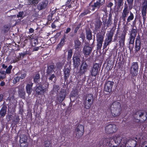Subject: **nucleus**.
I'll list each match as a JSON object with an SVG mask.
<instances>
[{
    "label": "nucleus",
    "instance_id": "1",
    "mask_svg": "<svg viewBox=\"0 0 147 147\" xmlns=\"http://www.w3.org/2000/svg\"><path fill=\"white\" fill-rule=\"evenodd\" d=\"M105 32L101 30L96 33V40L97 50H100L102 47V45L105 36Z\"/></svg>",
    "mask_w": 147,
    "mask_h": 147
},
{
    "label": "nucleus",
    "instance_id": "2",
    "mask_svg": "<svg viewBox=\"0 0 147 147\" xmlns=\"http://www.w3.org/2000/svg\"><path fill=\"white\" fill-rule=\"evenodd\" d=\"M84 108L89 109L93 104L94 100L93 94L90 93L84 95L83 98Z\"/></svg>",
    "mask_w": 147,
    "mask_h": 147
},
{
    "label": "nucleus",
    "instance_id": "3",
    "mask_svg": "<svg viewBox=\"0 0 147 147\" xmlns=\"http://www.w3.org/2000/svg\"><path fill=\"white\" fill-rule=\"evenodd\" d=\"M89 65L86 61H82L79 70V74L80 78L83 75H84V80L86 78L85 73L87 72L89 69Z\"/></svg>",
    "mask_w": 147,
    "mask_h": 147
},
{
    "label": "nucleus",
    "instance_id": "4",
    "mask_svg": "<svg viewBox=\"0 0 147 147\" xmlns=\"http://www.w3.org/2000/svg\"><path fill=\"white\" fill-rule=\"evenodd\" d=\"M45 84V87L42 86V84L38 85L35 88V92L36 94L38 95H42L46 91V89L48 88L49 84L47 82H45L44 84Z\"/></svg>",
    "mask_w": 147,
    "mask_h": 147
},
{
    "label": "nucleus",
    "instance_id": "5",
    "mask_svg": "<svg viewBox=\"0 0 147 147\" xmlns=\"http://www.w3.org/2000/svg\"><path fill=\"white\" fill-rule=\"evenodd\" d=\"M113 34V31L112 30L109 31L107 34V37L105 39L103 46V49L107 48V46L111 42Z\"/></svg>",
    "mask_w": 147,
    "mask_h": 147
},
{
    "label": "nucleus",
    "instance_id": "6",
    "mask_svg": "<svg viewBox=\"0 0 147 147\" xmlns=\"http://www.w3.org/2000/svg\"><path fill=\"white\" fill-rule=\"evenodd\" d=\"M105 132L108 134H112L115 132L117 130V126L111 122L106 125L105 127Z\"/></svg>",
    "mask_w": 147,
    "mask_h": 147
},
{
    "label": "nucleus",
    "instance_id": "7",
    "mask_svg": "<svg viewBox=\"0 0 147 147\" xmlns=\"http://www.w3.org/2000/svg\"><path fill=\"white\" fill-rule=\"evenodd\" d=\"M84 127L83 125L79 124L74 129V132L76 134L77 138H80L83 135Z\"/></svg>",
    "mask_w": 147,
    "mask_h": 147
},
{
    "label": "nucleus",
    "instance_id": "8",
    "mask_svg": "<svg viewBox=\"0 0 147 147\" xmlns=\"http://www.w3.org/2000/svg\"><path fill=\"white\" fill-rule=\"evenodd\" d=\"M139 66L138 63L137 62H133L131 67L130 74H131L132 78L136 77L138 73Z\"/></svg>",
    "mask_w": 147,
    "mask_h": 147
},
{
    "label": "nucleus",
    "instance_id": "9",
    "mask_svg": "<svg viewBox=\"0 0 147 147\" xmlns=\"http://www.w3.org/2000/svg\"><path fill=\"white\" fill-rule=\"evenodd\" d=\"M105 0H96V2L93 5H91V2L89 3V8L91 9V10L94 11L95 8L98 9L102 6L105 3Z\"/></svg>",
    "mask_w": 147,
    "mask_h": 147
},
{
    "label": "nucleus",
    "instance_id": "10",
    "mask_svg": "<svg viewBox=\"0 0 147 147\" xmlns=\"http://www.w3.org/2000/svg\"><path fill=\"white\" fill-rule=\"evenodd\" d=\"M137 33L136 29L132 28L130 32V35L129 38V44H134L135 38L136 36Z\"/></svg>",
    "mask_w": 147,
    "mask_h": 147
},
{
    "label": "nucleus",
    "instance_id": "11",
    "mask_svg": "<svg viewBox=\"0 0 147 147\" xmlns=\"http://www.w3.org/2000/svg\"><path fill=\"white\" fill-rule=\"evenodd\" d=\"M134 116L137 115L136 117L139 115L140 119L142 121H144L147 119V114L146 113L144 114L142 110H138L136 111L134 114Z\"/></svg>",
    "mask_w": 147,
    "mask_h": 147
},
{
    "label": "nucleus",
    "instance_id": "12",
    "mask_svg": "<svg viewBox=\"0 0 147 147\" xmlns=\"http://www.w3.org/2000/svg\"><path fill=\"white\" fill-rule=\"evenodd\" d=\"M121 138L119 136H117L113 138H112L110 137L109 138H107V143H109V145L111 146H117L118 145H117V143L116 142V141H118L119 140V138Z\"/></svg>",
    "mask_w": 147,
    "mask_h": 147
},
{
    "label": "nucleus",
    "instance_id": "13",
    "mask_svg": "<svg viewBox=\"0 0 147 147\" xmlns=\"http://www.w3.org/2000/svg\"><path fill=\"white\" fill-rule=\"evenodd\" d=\"M80 57V55L78 53L74 54L73 56V65L75 68H78L80 65L81 61Z\"/></svg>",
    "mask_w": 147,
    "mask_h": 147
},
{
    "label": "nucleus",
    "instance_id": "14",
    "mask_svg": "<svg viewBox=\"0 0 147 147\" xmlns=\"http://www.w3.org/2000/svg\"><path fill=\"white\" fill-rule=\"evenodd\" d=\"M114 82L113 81H108L105 82L104 88V91L108 93L112 91V88Z\"/></svg>",
    "mask_w": 147,
    "mask_h": 147
},
{
    "label": "nucleus",
    "instance_id": "15",
    "mask_svg": "<svg viewBox=\"0 0 147 147\" xmlns=\"http://www.w3.org/2000/svg\"><path fill=\"white\" fill-rule=\"evenodd\" d=\"M141 39L138 35L136 38L134 49L135 52L137 53L140 50L141 47Z\"/></svg>",
    "mask_w": 147,
    "mask_h": 147
},
{
    "label": "nucleus",
    "instance_id": "16",
    "mask_svg": "<svg viewBox=\"0 0 147 147\" xmlns=\"http://www.w3.org/2000/svg\"><path fill=\"white\" fill-rule=\"evenodd\" d=\"M66 93L65 90L62 89L59 93L56 98V100L60 103H61L65 98Z\"/></svg>",
    "mask_w": 147,
    "mask_h": 147
},
{
    "label": "nucleus",
    "instance_id": "17",
    "mask_svg": "<svg viewBox=\"0 0 147 147\" xmlns=\"http://www.w3.org/2000/svg\"><path fill=\"white\" fill-rule=\"evenodd\" d=\"M126 34V31L124 30L121 33V35L118 36V39L117 40L120 46H123L125 45V41Z\"/></svg>",
    "mask_w": 147,
    "mask_h": 147
},
{
    "label": "nucleus",
    "instance_id": "18",
    "mask_svg": "<svg viewBox=\"0 0 147 147\" xmlns=\"http://www.w3.org/2000/svg\"><path fill=\"white\" fill-rule=\"evenodd\" d=\"M99 67L98 63H95L90 70L91 75L92 77H95L98 74V71Z\"/></svg>",
    "mask_w": 147,
    "mask_h": 147
},
{
    "label": "nucleus",
    "instance_id": "19",
    "mask_svg": "<svg viewBox=\"0 0 147 147\" xmlns=\"http://www.w3.org/2000/svg\"><path fill=\"white\" fill-rule=\"evenodd\" d=\"M147 11V1L144 0L142 3L141 10L142 15L144 19L145 18Z\"/></svg>",
    "mask_w": 147,
    "mask_h": 147
},
{
    "label": "nucleus",
    "instance_id": "20",
    "mask_svg": "<svg viewBox=\"0 0 147 147\" xmlns=\"http://www.w3.org/2000/svg\"><path fill=\"white\" fill-rule=\"evenodd\" d=\"M20 147H27L28 146L27 138L24 135L20 137Z\"/></svg>",
    "mask_w": 147,
    "mask_h": 147
},
{
    "label": "nucleus",
    "instance_id": "21",
    "mask_svg": "<svg viewBox=\"0 0 147 147\" xmlns=\"http://www.w3.org/2000/svg\"><path fill=\"white\" fill-rule=\"evenodd\" d=\"M118 141H116V142L117 143V145L119 144H121V146L123 147H126V144L128 142V140L125 137L122 138H119Z\"/></svg>",
    "mask_w": 147,
    "mask_h": 147
},
{
    "label": "nucleus",
    "instance_id": "22",
    "mask_svg": "<svg viewBox=\"0 0 147 147\" xmlns=\"http://www.w3.org/2000/svg\"><path fill=\"white\" fill-rule=\"evenodd\" d=\"M63 71L65 82L66 81L67 83V81H68L67 79L69 78L70 74V68H67L65 66L63 69Z\"/></svg>",
    "mask_w": 147,
    "mask_h": 147
},
{
    "label": "nucleus",
    "instance_id": "23",
    "mask_svg": "<svg viewBox=\"0 0 147 147\" xmlns=\"http://www.w3.org/2000/svg\"><path fill=\"white\" fill-rule=\"evenodd\" d=\"M92 48L89 46H85L83 48V53L86 56L89 55L91 53Z\"/></svg>",
    "mask_w": 147,
    "mask_h": 147
},
{
    "label": "nucleus",
    "instance_id": "24",
    "mask_svg": "<svg viewBox=\"0 0 147 147\" xmlns=\"http://www.w3.org/2000/svg\"><path fill=\"white\" fill-rule=\"evenodd\" d=\"M130 10L129 8V6H128L126 3L125 2L124 3V8L122 13L121 16L127 17L129 14V11Z\"/></svg>",
    "mask_w": 147,
    "mask_h": 147
},
{
    "label": "nucleus",
    "instance_id": "25",
    "mask_svg": "<svg viewBox=\"0 0 147 147\" xmlns=\"http://www.w3.org/2000/svg\"><path fill=\"white\" fill-rule=\"evenodd\" d=\"M33 82L34 83L36 84V85H38L42 84L40 82V74L38 73L36 74L33 78Z\"/></svg>",
    "mask_w": 147,
    "mask_h": 147
},
{
    "label": "nucleus",
    "instance_id": "26",
    "mask_svg": "<svg viewBox=\"0 0 147 147\" xmlns=\"http://www.w3.org/2000/svg\"><path fill=\"white\" fill-rule=\"evenodd\" d=\"M55 66L54 63L47 66V69L46 71L47 75H51L54 71L55 69Z\"/></svg>",
    "mask_w": 147,
    "mask_h": 147
},
{
    "label": "nucleus",
    "instance_id": "27",
    "mask_svg": "<svg viewBox=\"0 0 147 147\" xmlns=\"http://www.w3.org/2000/svg\"><path fill=\"white\" fill-rule=\"evenodd\" d=\"M121 108L115 109H111V113L112 115L114 117L119 116L121 114Z\"/></svg>",
    "mask_w": 147,
    "mask_h": 147
},
{
    "label": "nucleus",
    "instance_id": "28",
    "mask_svg": "<svg viewBox=\"0 0 147 147\" xmlns=\"http://www.w3.org/2000/svg\"><path fill=\"white\" fill-rule=\"evenodd\" d=\"M74 49L77 51L80 49L81 47V42L78 39H77L74 40Z\"/></svg>",
    "mask_w": 147,
    "mask_h": 147
},
{
    "label": "nucleus",
    "instance_id": "29",
    "mask_svg": "<svg viewBox=\"0 0 147 147\" xmlns=\"http://www.w3.org/2000/svg\"><path fill=\"white\" fill-rule=\"evenodd\" d=\"M102 25V22L100 21H98L96 22L95 24L94 30L93 31L94 34H96V33L98 32V31H100L99 30Z\"/></svg>",
    "mask_w": 147,
    "mask_h": 147
},
{
    "label": "nucleus",
    "instance_id": "30",
    "mask_svg": "<svg viewBox=\"0 0 147 147\" xmlns=\"http://www.w3.org/2000/svg\"><path fill=\"white\" fill-rule=\"evenodd\" d=\"M33 83H31L30 84H26V89L27 93L28 96L30 95L32 91V87L33 86Z\"/></svg>",
    "mask_w": 147,
    "mask_h": 147
},
{
    "label": "nucleus",
    "instance_id": "31",
    "mask_svg": "<svg viewBox=\"0 0 147 147\" xmlns=\"http://www.w3.org/2000/svg\"><path fill=\"white\" fill-rule=\"evenodd\" d=\"M86 39L88 40H90L92 39V32L90 29L88 28L86 29Z\"/></svg>",
    "mask_w": 147,
    "mask_h": 147
},
{
    "label": "nucleus",
    "instance_id": "32",
    "mask_svg": "<svg viewBox=\"0 0 147 147\" xmlns=\"http://www.w3.org/2000/svg\"><path fill=\"white\" fill-rule=\"evenodd\" d=\"M111 109L121 108V103L117 101H115L112 103L111 105Z\"/></svg>",
    "mask_w": 147,
    "mask_h": 147
},
{
    "label": "nucleus",
    "instance_id": "33",
    "mask_svg": "<svg viewBox=\"0 0 147 147\" xmlns=\"http://www.w3.org/2000/svg\"><path fill=\"white\" fill-rule=\"evenodd\" d=\"M75 0H67L65 2V5L69 8H71L72 6H74L75 5Z\"/></svg>",
    "mask_w": 147,
    "mask_h": 147
},
{
    "label": "nucleus",
    "instance_id": "34",
    "mask_svg": "<svg viewBox=\"0 0 147 147\" xmlns=\"http://www.w3.org/2000/svg\"><path fill=\"white\" fill-rule=\"evenodd\" d=\"M7 107L6 105H4L3 106L0 111V116L1 117H3L6 115L7 112Z\"/></svg>",
    "mask_w": 147,
    "mask_h": 147
},
{
    "label": "nucleus",
    "instance_id": "35",
    "mask_svg": "<svg viewBox=\"0 0 147 147\" xmlns=\"http://www.w3.org/2000/svg\"><path fill=\"white\" fill-rule=\"evenodd\" d=\"M47 4L45 2H41L38 5L37 8L39 10L44 9L46 7Z\"/></svg>",
    "mask_w": 147,
    "mask_h": 147
},
{
    "label": "nucleus",
    "instance_id": "36",
    "mask_svg": "<svg viewBox=\"0 0 147 147\" xmlns=\"http://www.w3.org/2000/svg\"><path fill=\"white\" fill-rule=\"evenodd\" d=\"M89 4V5L86 8H85L83 12L82 13L80 14V16H84L86 15H87L88 14H89L90 13V10H91V9H90V8Z\"/></svg>",
    "mask_w": 147,
    "mask_h": 147
},
{
    "label": "nucleus",
    "instance_id": "37",
    "mask_svg": "<svg viewBox=\"0 0 147 147\" xmlns=\"http://www.w3.org/2000/svg\"><path fill=\"white\" fill-rule=\"evenodd\" d=\"M79 92L77 89L74 90H72L70 94L71 98L73 97H77L78 96Z\"/></svg>",
    "mask_w": 147,
    "mask_h": 147
},
{
    "label": "nucleus",
    "instance_id": "38",
    "mask_svg": "<svg viewBox=\"0 0 147 147\" xmlns=\"http://www.w3.org/2000/svg\"><path fill=\"white\" fill-rule=\"evenodd\" d=\"M18 93L19 96L20 98L23 99H25L26 93L23 89H20Z\"/></svg>",
    "mask_w": 147,
    "mask_h": 147
},
{
    "label": "nucleus",
    "instance_id": "39",
    "mask_svg": "<svg viewBox=\"0 0 147 147\" xmlns=\"http://www.w3.org/2000/svg\"><path fill=\"white\" fill-rule=\"evenodd\" d=\"M108 19L107 21V27L110 26L112 23V14L110 13Z\"/></svg>",
    "mask_w": 147,
    "mask_h": 147
},
{
    "label": "nucleus",
    "instance_id": "40",
    "mask_svg": "<svg viewBox=\"0 0 147 147\" xmlns=\"http://www.w3.org/2000/svg\"><path fill=\"white\" fill-rule=\"evenodd\" d=\"M134 15L133 13L130 12V15L127 17V21H126V24H127L129 22L134 19Z\"/></svg>",
    "mask_w": 147,
    "mask_h": 147
},
{
    "label": "nucleus",
    "instance_id": "41",
    "mask_svg": "<svg viewBox=\"0 0 147 147\" xmlns=\"http://www.w3.org/2000/svg\"><path fill=\"white\" fill-rule=\"evenodd\" d=\"M124 0H117V1L115 0V2L117 4V7L120 8L122 6L123 4Z\"/></svg>",
    "mask_w": 147,
    "mask_h": 147
},
{
    "label": "nucleus",
    "instance_id": "42",
    "mask_svg": "<svg viewBox=\"0 0 147 147\" xmlns=\"http://www.w3.org/2000/svg\"><path fill=\"white\" fill-rule=\"evenodd\" d=\"M47 75L49 76V79L50 80L54 82H55L56 80V77L54 74H51V75Z\"/></svg>",
    "mask_w": 147,
    "mask_h": 147
},
{
    "label": "nucleus",
    "instance_id": "43",
    "mask_svg": "<svg viewBox=\"0 0 147 147\" xmlns=\"http://www.w3.org/2000/svg\"><path fill=\"white\" fill-rule=\"evenodd\" d=\"M6 74L5 71L1 70L0 71V79H3L5 78Z\"/></svg>",
    "mask_w": 147,
    "mask_h": 147
},
{
    "label": "nucleus",
    "instance_id": "44",
    "mask_svg": "<svg viewBox=\"0 0 147 147\" xmlns=\"http://www.w3.org/2000/svg\"><path fill=\"white\" fill-rule=\"evenodd\" d=\"M32 46L33 47H35L37 45L39 42L38 39H33L32 40Z\"/></svg>",
    "mask_w": 147,
    "mask_h": 147
},
{
    "label": "nucleus",
    "instance_id": "45",
    "mask_svg": "<svg viewBox=\"0 0 147 147\" xmlns=\"http://www.w3.org/2000/svg\"><path fill=\"white\" fill-rule=\"evenodd\" d=\"M66 38V36L65 34H64L62 38L60 40V42L59 43L60 44H61L63 46H64L65 45V42H66V40H65Z\"/></svg>",
    "mask_w": 147,
    "mask_h": 147
},
{
    "label": "nucleus",
    "instance_id": "46",
    "mask_svg": "<svg viewBox=\"0 0 147 147\" xmlns=\"http://www.w3.org/2000/svg\"><path fill=\"white\" fill-rule=\"evenodd\" d=\"M129 6V9H131L132 8L134 3V0H126Z\"/></svg>",
    "mask_w": 147,
    "mask_h": 147
},
{
    "label": "nucleus",
    "instance_id": "47",
    "mask_svg": "<svg viewBox=\"0 0 147 147\" xmlns=\"http://www.w3.org/2000/svg\"><path fill=\"white\" fill-rule=\"evenodd\" d=\"M73 54L72 51L71 49L69 50L68 51L67 59L69 60L71 58Z\"/></svg>",
    "mask_w": 147,
    "mask_h": 147
},
{
    "label": "nucleus",
    "instance_id": "48",
    "mask_svg": "<svg viewBox=\"0 0 147 147\" xmlns=\"http://www.w3.org/2000/svg\"><path fill=\"white\" fill-rule=\"evenodd\" d=\"M64 64L62 62H59L57 63L56 64L57 67L58 69H61L63 67Z\"/></svg>",
    "mask_w": 147,
    "mask_h": 147
},
{
    "label": "nucleus",
    "instance_id": "49",
    "mask_svg": "<svg viewBox=\"0 0 147 147\" xmlns=\"http://www.w3.org/2000/svg\"><path fill=\"white\" fill-rule=\"evenodd\" d=\"M12 68V66L11 65H10L8 67H7L6 70L5 72L7 74H10L11 73V70Z\"/></svg>",
    "mask_w": 147,
    "mask_h": 147
},
{
    "label": "nucleus",
    "instance_id": "50",
    "mask_svg": "<svg viewBox=\"0 0 147 147\" xmlns=\"http://www.w3.org/2000/svg\"><path fill=\"white\" fill-rule=\"evenodd\" d=\"M103 26L102 27V30H103V31H104L105 32L106 30L108 28L107 27V21L106 20L103 22Z\"/></svg>",
    "mask_w": 147,
    "mask_h": 147
},
{
    "label": "nucleus",
    "instance_id": "51",
    "mask_svg": "<svg viewBox=\"0 0 147 147\" xmlns=\"http://www.w3.org/2000/svg\"><path fill=\"white\" fill-rule=\"evenodd\" d=\"M20 74H21V75L20 77L21 79H23L26 76V73H24L23 74H22L21 72H20L16 74V75L18 76H19Z\"/></svg>",
    "mask_w": 147,
    "mask_h": 147
},
{
    "label": "nucleus",
    "instance_id": "52",
    "mask_svg": "<svg viewBox=\"0 0 147 147\" xmlns=\"http://www.w3.org/2000/svg\"><path fill=\"white\" fill-rule=\"evenodd\" d=\"M39 0H28L29 4L34 5L38 3Z\"/></svg>",
    "mask_w": 147,
    "mask_h": 147
},
{
    "label": "nucleus",
    "instance_id": "53",
    "mask_svg": "<svg viewBox=\"0 0 147 147\" xmlns=\"http://www.w3.org/2000/svg\"><path fill=\"white\" fill-rule=\"evenodd\" d=\"M44 144L46 147H51V144L49 140H47L45 142Z\"/></svg>",
    "mask_w": 147,
    "mask_h": 147
},
{
    "label": "nucleus",
    "instance_id": "54",
    "mask_svg": "<svg viewBox=\"0 0 147 147\" xmlns=\"http://www.w3.org/2000/svg\"><path fill=\"white\" fill-rule=\"evenodd\" d=\"M59 89V86L57 85H53V90L55 92H58V91Z\"/></svg>",
    "mask_w": 147,
    "mask_h": 147
},
{
    "label": "nucleus",
    "instance_id": "55",
    "mask_svg": "<svg viewBox=\"0 0 147 147\" xmlns=\"http://www.w3.org/2000/svg\"><path fill=\"white\" fill-rule=\"evenodd\" d=\"M24 14V12L23 11H20L18 13V14L17 15V17L18 18H23L24 17L23 16Z\"/></svg>",
    "mask_w": 147,
    "mask_h": 147
},
{
    "label": "nucleus",
    "instance_id": "56",
    "mask_svg": "<svg viewBox=\"0 0 147 147\" xmlns=\"http://www.w3.org/2000/svg\"><path fill=\"white\" fill-rule=\"evenodd\" d=\"M20 120V119L19 118V116L18 115L16 116L14 120H13V121L15 122L16 124H17L19 122Z\"/></svg>",
    "mask_w": 147,
    "mask_h": 147
},
{
    "label": "nucleus",
    "instance_id": "57",
    "mask_svg": "<svg viewBox=\"0 0 147 147\" xmlns=\"http://www.w3.org/2000/svg\"><path fill=\"white\" fill-rule=\"evenodd\" d=\"M20 79V77L18 76L15 77L13 80V83L14 84L16 83L19 81Z\"/></svg>",
    "mask_w": 147,
    "mask_h": 147
},
{
    "label": "nucleus",
    "instance_id": "58",
    "mask_svg": "<svg viewBox=\"0 0 147 147\" xmlns=\"http://www.w3.org/2000/svg\"><path fill=\"white\" fill-rule=\"evenodd\" d=\"M34 47V48L32 49L33 51H38L39 49H40H40H41L42 48H43V47L41 46L37 47Z\"/></svg>",
    "mask_w": 147,
    "mask_h": 147
},
{
    "label": "nucleus",
    "instance_id": "59",
    "mask_svg": "<svg viewBox=\"0 0 147 147\" xmlns=\"http://www.w3.org/2000/svg\"><path fill=\"white\" fill-rule=\"evenodd\" d=\"M63 46L59 43L56 47V49L58 50H61L62 47Z\"/></svg>",
    "mask_w": 147,
    "mask_h": 147
},
{
    "label": "nucleus",
    "instance_id": "60",
    "mask_svg": "<svg viewBox=\"0 0 147 147\" xmlns=\"http://www.w3.org/2000/svg\"><path fill=\"white\" fill-rule=\"evenodd\" d=\"M80 37L83 40L85 39V36L84 34L83 33H82L80 34Z\"/></svg>",
    "mask_w": 147,
    "mask_h": 147
},
{
    "label": "nucleus",
    "instance_id": "61",
    "mask_svg": "<svg viewBox=\"0 0 147 147\" xmlns=\"http://www.w3.org/2000/svg\"><path fill=\"white\" fill-rule=\"evenodd\" d=\"M71 30V29L70 28H67L66 29V30L64 32V33L65 34H67Z\"/></svg>",
    "mask_w": 147,
    "mask_h": 147
},
{
    "label": "nucleus",
    "instance_id": "62",
    "mask_svg": "<svg viewBox=\"0 0 147 147\" xmlns=\"http://www.w3.org/2000/svg\"><path fill=\"white\" fill-rule=\"evenodd\" d=\"M113 3L111 2H110L107 5V7H108L111 8L113 6Z\"/></svg>",
    "mask_w": 147,
    "mask_h": 147
},
{
    "label": "nucleus",
    "instance_id": "63",
    "mask_svg": "<svg viewBox=\"0 0 147 147\" xmlns=\"http://www.w3.org/2000/svg\"><path fill=\"white\" fill-rule=\"evenodd\" d=\"M118 39V37L117 36L116 34L114 36V38L113 39V42H116V41H118L117 39Z\"/></svg>",
    "mask_w": 147,
    "mask_h": 147
},
{
    "label": "nucleus",
    "instance_id": "64",
    "mask_svg": "<svg viewBox=\"0 0 147 147\" xmlns=\"http://www.w3.org/2000/svg\"><path fill=\"white\" fill-rule=\"evenodd\" d=\"M23 108L21 107H20V109L19 110V113L20 114L22 115L23 114Z\"/></svg>",
    "mask_w": 147,
    "mask_h": 147
}]
</instances>
